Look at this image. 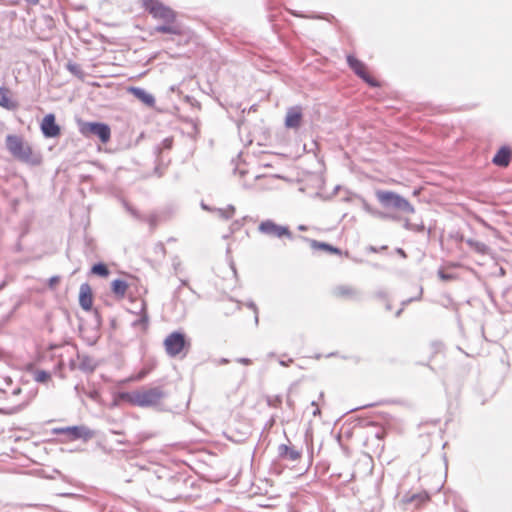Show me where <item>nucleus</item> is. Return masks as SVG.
<instances>
[{
    "label": "nucleus",
    "mask_w": 512,
    "mask_h": 512,
    "mask_svg": "<svg viewBox=\"0 0 512 512\" xmlns=\"http://www.w3.org/2000/svg\"><path fill=\"white\" fill-rule=\"evenodd\" d=\"M5 142L8 151L14 158L30 164H38L40 162L33 148L22 137L8 135Z\"/></svg>",
    "instance_id": "nucleus-1"
},
{
    "label": "nucleus",
    "mask_w": 512,
    "mask_h": 512,
    "mask_svg": "<svg viewBox=\"0 0 512 512\" xmlns=\"http://www.w3.org/2000/svg\"><path fill=\"white\" fill-rule=\"evenodd\" d=\"M163 397V391L157 387L137 390L123 395V398L126 399L129 403L140 407L157 405L160 403Z\"/></svg>",
    "instance_id": "nucleus-2"
},
{
    "label": "nucleus",
    "mask_w": 512,
    "mask_h": 512,
    "mask_svg": "<svg viewBox=\"0 0 512 512\" xmlns=\"http://www.w3.org/2000/svg\"><path fill=\"white\" fill-rule=\"evenodd\" d=\"M375 195L380 204L384 207H393L407 214H413L415 212L413 205L395 192L377 190Z\"/></svg>",
    "instance_id": "nucleus-3"
},
{
    "label": "nucleus",
    "mask_w": 512,
    "mask_h": 512,
    "mask_svg": "<svg viewBox=\"0 0 512 512\" xmlns=\"http://www.w3.org/2000/svg\"><path fill=\"white\" fill-rule=\"evenodd\" d=\"M142 6L153 18L163 23L177 20V13L160 0H142Z\"/></svg>",
    "instance_id": "nucleus-4"
},
{
    "label": "nucleus",
    "mask_w": 512,
    "mask_h": 512,
    "mask_svg": "<svg viewBox=\"0 0 512 512\" xmlns=\"http://www.w3.org/2000/svg\"><path fill=\"white\" fill-rule=\"evenodd\" d=\"M165 352L170 357H177L181 354L185 355L189 348L190 342L187 340L184 333L172 332L170 333L163 342Z\"/></svg>",
    "instance_id": "nucleus-5"
},
{
    "label": "nucleus",
    "mask_w": 512,
    "mask_h": 512,
    "mask_svg": "<svg viewBox=\"0 0 512 512\" xmlns=\"http://www.w3.org/2000/svg\"><path fill=\"white\" fill-rule=\"evenodd\" d=\"M82 135L88 137L97 136L102 143H107L111 138V129L107 124L98 122H85L80 126Z\"/></svg>",
    "instance_id": "nucleus-6"
},
{
    "label": "nucleus",
    "mask_w": 512,
    "mask_h": 512,
    "mask_svg": "<svg viewBox=\"0 0 512 512\" xmlns=\"http://www.w3.org/2000/svg\"><path fill=\"white\" fill-rule=\"evenodd\" d=\"M347 63L354 73L370 86H378L377 80L370 75L367 66L353 55L347 56Z\"/></svg>",
    "instance_id": "nucleus-7"
},
{
    "label": "nucleus",
    "mask_w": 512,
    "mask_h": 512,
    "mask_svg": "<svg viewBox=\"0 0 512 512\" xmlns=\"http://www.w3.org/2000/svg\"><path fill=\"white\" fill-rule=\"evenodd\" d=\"M55 434L66 435L67 440L74 441L77 439H88L92 436V432L84 426H71L64 428H55Z\"/></svg>",
    "instance_id": "nucleus-8"
},
{
    "label": "nucleus",
    "mask_w": 512,
    "mask_h": 512,
    "mask_svg": "<svg viewBox=\"0 0 512 512\" xmlns=\"http://www.w3.org/2000/svg\"><path fill=\"white\" fill-rule=\"evenodd\" d=\"M259 230L264 234L273 235L278 238H281V237L291 238L292 237V233L288 229V227L277 225L275 222H273L271 220L263 221L259 225Z\"/></svg>",
    "instance_id": "nucleus-9"
},
{
    "label": "nucleus",
    "mask_w": 512,
    "mask_h": 512,
    "mask_svg": "<svg viewBox=\"0 0 512 512\" xmlns=\"http://www.w3.org/2000/svg\"><path fill=\"white\" fill-rule=\"evenodd\" d=\"M41 131L45 137L54 138L60 135V127L56 124L55 115L47 114L41 122Z\"/></svg>",
    "instance_id": "nucleus-10"
},
{
    "label": "nucleus",
    "mask_w": 512,
    "mask_h": 512,
    "mask_svg": "<svg viewBox=\"0 0 512 512\" xmlns=\"http://www.w3.org/2000/svg\"><path fill=\"white\" fill-rule=\"evenodd\" d=\"M94 295L91 286L88 283L81 284L79 288V304L85 311H90L93 307Z\"/></svg>",
    "instance_id": "nucleus-11"
},
{
    "label": "nucleus",
    "mask_w": 512,
    "mask_h": 512,
    "mask_svg": "<svg viewBox=\"0 0 512 512\" xmlns=\"http://www.w3.org/2000/svg\"><path fill=\"white\" fill-rule=\"evenodd\" d=\"M303 119L302 108L299 106L291 107L288 109L285 117V126L291 129L300 127Z\"/></svg>",
    "instance_id": "nucleus-12"
},
{
    "label": "nucleus",
    "mask_w": 512,
    "mask_h": 512,
    "mask_svg": "<svg viewBox=\"0 0 512 512\" xmlns=\"http://www.w3.org/2000/svg\"><path fill=\"white\" fill-rule=\"evenodd\" d=\"M512 159V149L508 145L499 148L492 159V163L498 167H507Z\"/></svg>",
    "instance_id": "nucleus-13"
},
{
    "label": "nucleus",
    "mask_w": 512,
    "mask_h": 512,
    "mask_svg": "<svg viewBox=\"0 0 512 512\" xmlns=\"http://www.w3.org/2000/svg\"><path fill=\"white\" fill-rule=\"evenodd\" d=\"M0 106L7 110L18 108V102L14 99L11 90L6 87H0Z\"/></svg>",
    "instance_id": "nucleus-14"
},
{
    "label": "nucleus",
    "mask_w": 512,
    "mask_h": 512,
    "mask_svg": "<svg viewBox=\"0 0 512 512\" xmlns=\"http://www.w3.org/2000/svg\"><path fill=\"white\" fill-rule=\"evenodd\" d=\"M332 294L337 299L351 300V299L355 298L357 291L351 285L342 284V285L336 286L333 289Z\"/></svg>",
    "instance_id": "nucleus-15"
},
{
    "label": "nucleus",
    "mask_w": 512,
    "mask_h": 512,
    "mask_svg": "<svg viewBox=\"0 0 512 512\" xmlns=\"http://www.w3.org/2000/svg\"><path fill=\"white\" fill-rule=\"evenodd\" d=\"M154 31L162 34H171L177 36L184 35V30L182 26L177 23V20L175 22H165L162 25L156 26Z\"/></svg>",
    "instance_id": "nucleus-16"
},
{
    "label": "nucleus",
    "mask_w": 512,
    "mask_h": 512,
    "mask_svg": "<svg viewBox=\"0 0 512 512\" xmlns=\"http://www.w3.org/2000/svg\"><path fill=\"white\" fill-rule=\"evenodd\" d=\"M127 91L135 96L139 101L144 103L149 107H153L155 105V98L150 93L138 87H129Z\"/></svg>",
    "instance_id": "nucleus-17"
},
{
    "label": "nucleus",
    "mask_w": 512,
    "mask_h": 512,
    "mask_svg": "<svg viewBox=\"0 0 512 512\" xmlns=\"http://www.w3.org/2000/svg\"><path fill=\"white\" fill-rule=\"evenodd\" d=\"M430 495L426 491H421L415 494H407L403 498L405 504L414 503L416 507H420L430 501Z\"/></svg>",
    "instance_id": "nucleus-18"
},
{
    "label": "nucleus",
    "mask_w": 512,
    "mask_h": 512,
    "mask_svg": "<svg viewBox=\"0 0 512 512\" xmlns=\"http://www.w3.org/2000/svg\"><path fill=\"white\" fill-rule=\"evenodd\" d=\"M129 284L122 279H115L111 282V291L115 298L122 300L128 290Z\"/></svg>",
    "instance_id": "nucleus-19"
},
{
    "label": "nucleus",
    "mask_w": 512,
    "mask_h": 512,
    "mask_svg": "<svg viewBox=\"0 0 512 512\" xmlns=\"http://www.w3.org/2000/svg\"><path fill=\"white\" fill-rule=\"evenodd\" d=\"M309 245L313 250H316V251H325L330 254L342 255V251L339 248L334 247L325 242H320V241L311 239V240H309Z\"/></svg>",
    "instance_id": "nucleus-20"
},
{
    "label": "nucleus",
    "mask_w": 512,
    "mask_h": 512,
    "mask_svg": "<svg viewBox=\"0 0 512 512\" xmlns=\"http://www.w3.org/2000/svg\"><path fill=\"white\" fill-rule=\"evenodd\" d=\"M280 455L283 458H287L291 461H297L301 458V452L293 447L283 445L280 447Z\"/></svg>",
    "instance_id": "nucleus-21"
},
{
    "label": "nucleus",
    "mask_w": 512,
    "mask_h": 512,
    "mask_svg": "<svg viewBox=\"0 0 512 512\" xmlns=\"http://www.w3.org/2000/svg\"><path fill=\"white\" fill-rule=\"evenodd\" d=\"M467 244L478 253L486 254L488 252V247L482 242L469 239L467 240Z\"/></svg>",
    "instance_id": "nucleus-22"
},
{
    "label": "nucleus",
    "mask_w": 512,
    "mask_h": 512,
    "mask_svg": "<svg viewBox=\"0 0 512 512\" xmlns=\"http://www.w3.org/2000/svg\"><path fill=\"white\" fill-rule=\"evenodd\" d=\"M91 272L95 275H98V276H101V277H107L109 275V269L107 268V266L103 263H98V264H95L92 269H91Z\"/></svg>",
    "instance_id": "nucleus-23"
},
{
    "label": "nucleus",
    "mask_w": 512,
    "mask_h": 512,
    "mask_svg": "<svg viewBox=\"0 0 512 512\" xmlns=\"http://www.w3.org/2000/svg\"><path fill=\"white\" fill-rule=\"evenodd\" d=\"M50 379V373L44 370H37L34 374V380L39 383H46L50 381Z\"/></svg>",
    "instance_id": "nucleus-24"
},
{
    "label": "nucleus",
    "mask_w": 512,
    "mask_h": 512,
    "mask_svg": "<svg viewBox=\"0 0 512 512\" xmlns=\"http://www.w3.org/2000/svg\"><path fill=\"white\" fill-rule=\"evenodd\" d=\"M67 69H68L69 72H71L75 76H77L79 78L83 77V71H82V68H81V66L79 64L68 63L67 64Z\"/></svg>",
    "instance_id": "nucleus-25"
},
{
    "label": "nucleus",
    "mask_w": 512,
    "mask_h": 512,
    "mask_svg": "<svg viewBox=\"0 0 512 512\" xmlns=\"http://www.w3.org/2000/svg\"><path fill=\"white\" fill-rule=\"evenodd\" d=\"M438 276H439V277H440V279H441V280H443V281H449V280L454 279V276H453V275L445 273V271H444V270H439V271H438Z\"/></svg>",
    "instance_id": "nucleus-26"
},
{
    "label": "nucleus",
    "mask_w": 512,
    "mask_h": 512,
    "mask_svg": "<svg viewBox=\"0 0 512 512\" xmlns=\"http://www.w3.org/2000/svg\"><path fill=\"white\" fill-rule=\"evenodd\" d=\"M386 436V430L384 427L379 426L376 432V437L378 439H383Z\"/></svg>",
    "instance_id": "nucleus-27"
},
{
    "label": "nucleus",
    "mask_w": 512,
    "mask_h": 512,
    "mask_svg": "<svg viewBox=\"0 0 512 512\" xmlns=\"http://www.w3.org/2000/svg\"><path fill=\"white\" fill-rule=\"evenodd\" d=\"M58 282H59V277L54 276V277L50 278L49 285H50V287H53L56 284H58Z\"/></svg>",
    "instance_id": "nucleus-28"
},
{
    "label": "nucleus",
    "mask_w": 512,
    "mask_h": 512,
    "mask_svg": "<svg viewBox=\"0 0 512 512\" xmlns=\"http://www.w3.org/2000/svg\"><path fill=\"white\" fill-rule=\"evenodd\" d=\"M363 207L366 211L370 212V213H373L374 211L372 210L371 206L367 203V202H364L363 203Z\"/></svg>",
    "instance_id": "nucleus-29"
},
{
    "label": "nucleus",
    "mask_w": 512,
    "mask_h": 512,
    "mask_svg": "<svg viewBox=\"0 0 512 512\" xmlns=\"http://www.w3.org/2000/svg\"><path fill=\"white\" fill-rule=\"evenodd\" d=\"M312 405L315 406V410L313 411V415L320 414V409L318 408V406L314 402L312 403Z\"/></svg>",
    "instance_id": "nucleus-30"
},
{
    "label": "nucleus",
    "mask_w": 512,
    "mask_h": 512,
    "mask_svg": "<svg viewBox=\"0 0 512 512\" xmlns=\"http://www.w3.org/2000/svg\"><path fill=\"white\" fill-rule=\"evenodd\" d=\"M142 313H143V318H145L146 317V304L145 303H143Z\"/></svg>",
    "instance_id": "nucleus-31"
},
{
    "label": "nucleus",
    "mask_w": 512,
    "mask_h": 512,
    "mask_svg": "<svg viewBox=\"0 0 512 512\" xmlns=\"http://www.w3.org/2000/svg\"><path fill=\"white\" fill-rule=\"evenodd\" d=\"M27 1L31 4H37L39 2V0H27Z\"/></svg>",
    "instance_id": "nucleus-32"
},
{
    "label": "nucleus",
    "mask_w": 512,
    "mask_h": 512,
    "mask_svg": "<svg viewBox=\"0 0 512 512\" xmlns=\"http://www.w3.org/2000/svg\"><path fill=\"white\" fill-rule=\"evenodd\" d=\"M306 229H307V228H306L304 225H300V226H299V230H301V231H305Z\"/></svg>",
    "instance_id": "nucleus-33"
},
{
    "label": "nucleus",
    "mask_w": 512,
    "mask_h": 512,
    "mask_svg": "<svg viewBox=\"0 0 512 512\" xmlns=\"http://www.w3.org/2000/svg\"><path fill=\"white\" fill-rule=\"evenodd\" d=\"M439 351H440L439 348L435 347L434 353H438Z\"/></svg>",
    "instance_id": "nucleus-34"
}]
</instances>
